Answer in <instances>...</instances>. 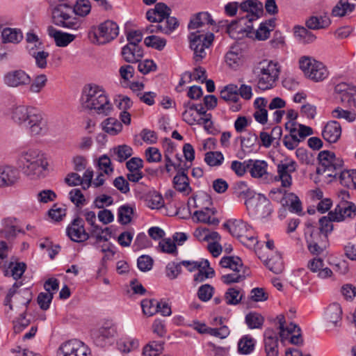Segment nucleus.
I'll use <instances>...</instances> for the list:
<instances>
[{
    "mask_svg": "<svg viewBox=\"0 0 356 356\" xmlns=\"http://www.w3.org/2000/svg\"><path fill=\"white\" fill-rule=\"evenodd\" d=\"M11 118L19 126L29 129L31 135H44L48 130L45 115L38 108L25 106H15L11 110Z\"/></svg>",
    "mask_w": 356,
    "mask_h": 356,
    "instance_id": "f257e3e1",
    "label": "nucleus"
},
{
    "mask_svg": "<svg viewBox=\"0 0 356 356\" xmlns=\"http://www.w3.org/2000/svg\"><path fill=\"white\" fill-rule=\"evenodd\" d=\"M239 8L246 13L245 16L232 21L227 27V33L234 39L241 38L240 34L243 35L245 33L246 36H250L253 29L252 22L263 13V5L257 0L244 1L240 3Z\"/></svg>",
    "mask_w": 356,
    "mask_h": 356,
    "instance_id": "f03ea898",
    "label": "nucleus"
},
{
    "mask_svg": "<svg viewBox=\"0 0 356 356\" xmlns=\"http://www.w3.org/2000/svg\"><path fill=\"white\" fill-rule=\"evenodd\" d=\"M81 103L83 108L95 110L97 113L108 115L113 107L104 89L95 84H88L82 90Z\"/></svg>",
    "mask_w": 356,
    "mask_h": 356,
    "instance_id": "7ed1b4c3",
    "label": "nucleus"
},
{
    "mask_svg": "<svg viewBox=\"0 0 356 356\" xmlns=\"http://www.w3.org/2000/svg\"><path fill=\"white\" fill-rule=\"evenodd\" d=\"M19 161L24 173L31 179L44 177L47 170L48 162L40 151L30 149L23 151Z\"/></svg>",
    "mask_w": 356,
    "mask_h": 356,
    "instance_id": "20e7f679",
    "label": "nucleus"
},
{
    "mask_svg": "<svg viewBox=\"0 0 356 356\" xmlns=\"http://www.w3.org/2000/svg\"><path fill=\"white\" fill-rule=\"evenodd\" d=\"M252 72L257 81V87L266 90L273 87L278 79L280 67L277 63L267 59L254 63Z\"/></svg>",
    "mask_w": 356,
    "mask_h": 356,
    "instance_id": "39448f33",
    "label": "nucleus"
},
{
    "mask_svg": "<svg viewBox=\"0 0 356 356\" xmlns=\"http://www.w3.org/2000/svg\"><path fill=\"white\" fill-rule=\"evenodd\" d=\"M220 265L222 268H229L233 271L221 277L222 282L227 285L238 283L250 274L249 269L243 266L242 260L238 257H223Z\"/></svg>",
    "mask_w": 356,
    "mask_h": 356,
    "instance_id": "423d86ee",
    "label": "nucleus"
},
{
    "mask_svg": "<svg viewBox=\"0 0 356 356\" xmlns=\"http://www.w3.org/2000/svg\"><path fill=\"white\" fill-rule=\"evenodd\" d=\"M213 39V33L211 31H205L204 29L190 33L188 35L190 47L193 51V58L195 62H200L206 57V51L212 44Z\"/></svg>",
    "mask_w": 356,
    "mask_h": 356,
    "instance_id": "0eeeda50",
    "label": "nucleus"
},
{
    "mask_svg": "<svg viewBox=\"0 0 356 356\" xmlns=\"http://www.w3.org/2000/svg\"><path fill=\"white\" fill-rule=\"evenodd\" d=\"M222 226L244 245L252 247L257 243L253 229L242 220L230 219L226 221Z\"/></svg>",
    "mask_w": 356,
    "mask_h": 356,
    "instance_id": "6e6552de",
    "label": "nucleus"
},
{
    "mask_svg": "<svg viewBox=\"0 0 356 356\" xmlns=\"http://www.w3.org/2000/svg\"><path fill=\"white\" fill-rule=\"evenodd\" d=\"M68 11L73 13V6L68 3H61L52 10L53 23L67 29L78 30L81 27L82 21L72 15Z\"/></svg>",
    "mask_w": 356,
    "mask_h": 356,
    "instance_id": "1a4fd4ad",
    "label": "nucleus"
},
{
    "mask_svg": "<svg viewBox=\"0 0 356 356\" xmlns=\"http://www.w3.org/2000/svg\"><path fill=\"white\" fill-rule=\"evenodd\" d=\"M318 159L319 165L316 168V173L325 175L329 177L335 178L343 165V161L341 158L337 157L334 152L328 150L320 152Z\"/></svg>",
    "mask_w": 356,
    "mask_h": 356,
    "instance_id": "9d476101",
    "label": "nucleus"
},
{
    "mask_svg": "<svg viewBox=\"0 0 356 356\" xmlns=\"http://www.w3.org/2000/svg\"><path fill=\"white\" fill-rule=\"evenodd\" d=\"M299 67L306 77L315 82L323 81L329 74L326 66L312 56L300 57Z\"/></svg>",
    "mask_w": 356,
    "mask_h": 356,
    "instance_id": "9b49d317",
    "label": "nucleus"
},
{
    "mask_svg": "<svg viewBox=\"0 0 356 356\" xmlns=\"http://www.w3.org/2000/svg\"><path fill=\"white\" fill-rule=\"evenodd\" d=\"M118 34V25L112 20H106L100 24L94 32L95 37L99 44L109 42L117 38Z\"/></svg>",
    "mask_w": 356,
    "mask_h": 356,
    "instance_id": "f8f14e48",
    "label": "nucleus"
},
{
    "mask_svg": "<svg viewBox=\"0 0 356 356\" xmlns=\"http://www.w3.org/2000/svg\"><path fill=\"white\" fill-rule=\"evenodd\" d=\"M339 198L341 200L333 211L334 213L330 215H334V220H344L347 217H350L351 214L356 211V207L348 200L350 198V194L346 191H341Z\"/></svg>",
    "mask_w": 356,
    "mask_h": 356,
    "instance_id": "ddd939ff",
    "label": "nucleus"
},
{
    "mask_svg": "<svg viewBox=\"0 0 356 356\" xmlns=\"http://www.w3.org/2000/svg\"><path fill=\"white\" fill-rule=\"evenodd\" d=\"M296 169L297 163L296 161L285 159L277 164V175L275 179L276 181H281L283 187H290L292 184L291 173L294 172Z\"/></svg>",
    "mask_w": 356,
    "mask_h": 356,
    "instance_id": "4468645a",
    "label": "nucleus"
},
{
    "mask_svg": "<svg viewBox=\"0 0 356 356\" xmlns=\"http://www.w3.org/2000/svg\"><path fill=\"white\" fill-rule=\"evenodd\" d=\"M58 356H92V354L82 342L74 340L63 343L58 349Z\"/></svg>",
    "mask_w": 356,
    "mask_h": 356,
    "instance_id": "2eb2a0df",
    "label": "nucleus"
},
{
    "mask_svg": "<svg viewBox=\"0 0 356 356\" xmlns=\"http://www.w3.org/2000/svg\"><path fill=\"white\" fill-rule=\"evenodd\" d=\"M67 236L74 242L82 243L90 238L86 232L84 221L80 217L75 218L66 228Z\"/></svg>",
    "mask_w": 356,
    "mask_h": 356,
    "instance_id": "dca6fc26",
    "label": "nucleus"
},
{
    "mask_svg": "<svg viewBox=\"0 0 356 356\" xmlns=\"http://www.w3.org/2000/svg\"><path fill=\"white\" fill-rule=\"evenodd\" d=\"M3 82L8 87L17 88L29 84L31 77L22 70H12L4 75Z\"/></svg>",
    "mask_w": 356,
    "mask_h": 356,
    "instance_id": "f3484780",
    "label": "nucleus"
},
{
    "mask_svg": "<svg viewBox=\"0 0 356 356\" xmlns=\"http://www.w3.org/2000/svg\"><path fill=\"white\" fill-rule=\"evenodd\" d=\"M334 91L340 97L341 102L346 103L349 106L356 108V87L351 86L346 83H340L334 88Z\"/></svg>",
    "mask_w": 356,
    "mask_h": 356,
    "instance_id": "a211bd4d",
    "label": "nucleus"
},
{
    "mask_svg": "<svg viewBox=\"0 0 356 356\" xmlns=\"http://www.w3.org/2000/svg\"><path fill=\"white\" fill-rule=\"evenodd\" d=\"M214 24L215 22L208 12H200L191 18L188 27L190 30L201 29L200 30L204 29L205 31H209L207 27Z\"/></svg>",
    "mask_w": 356,
    "mask_h": 356,
    "instance_id": "6ab92c4d",
    "label": "nucleus"
},
{
    "mask_svg": "<svg viewBox=\"0 0 356 356\" xmlns=\"http://www.w3.org/2000/svg\"><path fill=\"white\" fill-rule=\"evenodd\" d=\"M115 334L116 327L114 325H108L92 330L91 337L96 346L103 347L106 345V340L113 337Z\"/></svg>",
    "mask_w": 356,
    "mask_h": 356,
    "instance_id": "aec40b11",
    "label": "nucleus"
},
{
    "mask_svg": "<svg viewBox=\"0 0 356 356\" xmlns=\"http://www.w3.org/2000/svg\"><path fill=\"white\" fill-rule=\"evenodd\" d=\"M170 14L171 9L165 3L160 2L155 5L154 8L147 10L146 17L151 22H163Z\"/></svg>",
    "mask_w": 356,
    "mask_h": 356,
    "instance_id": "412c9836",
    "label": "nucleus"
},
{
    "mask_svg": "<svg viewBox=\"0 0 356 356\" xmlns=\"http://www.w3.org/2000/svg\"><path fill=\"white\" fill-rule=\"evenodd\" d=\"M323 138L330 143H337L341 136V126L335 120L327 122L322 131Z\"/></svg>",
    "mask_w": 356,
    "mask_h": 356,
    "instance_id": "4be33fe9",
    "label": "nucleus"
},
{
    "mask_svg": "<svg viewBox=\"0 0 356 356\" xmlns=\"http://www.w3.org/2000/svg\"><path fill=\"white\" fill-rule=\"evenodd\" d=\"M324 261L321 258H314L307 263V268L320 279H327L331 277L333 273L330 268L324 266Z\"/></svg>",
    "mask_w": 356,
    "mask_h": 356,
    "instance_id": "5701e85b",
    "label": "nucleus"
},
{
    "mask_svg": "<svg viewBox=\"0 0 356 356\" xmlns=\"http://www.w3.org/2000/svg\"><path fill=\"white\" fill-rule=\"evenodd\" d=\"M233 194L238 198L245 200V204L248 207V203L254 197L256 193L245 181H240L234 184Z\"/></svg>",
    "mask_w": 356,
    "mask_h": 356,
    "instance_id": "b1692460",
    "label": "nucleus"
},
{
    "mask_svg": "<svg viewBox=\"0 0 356 356\" xmlns=\"http://www.w3.org/2000/svg\"><path fill=\"white\" fill-rule=\"evenodd\" d=\"M254 215L259 218L269 216L273 212L271 203L264 195L259 194L257 202L253 209Z\"/></svg>",
    "mask_w": 356,
    "mask_h": 356,
    "instance_id": "393cba45",
    "label": "nucleus"
},
{
    "mask_svg": "<svg viewBox=\"0 0 356 356\" xmlns=\"http://www.w3.org/2000/svg\"><path fill=\"white\" fill-rule=\"evenodd\" d=\"M47 32L49 35L54 39L58 47H66L75 39L74 35L58 31L52 26L47 28Z\"/></svg>",
    "mask_w": 356,
    "mask_h": 356,
    "instance_id": "a878e982",
    "label": "nucleus"
},
{
    "mask_svg": "<svg viewBox=\"0 0 356 356\" xmlns=\"http://www.w3.org/2000/svg\"><path fill=\"white\" fill-rule=\"evenodd\" d=\"M19 173L16 169L10 166L0 167V186H10L15 184Z\"/></svg>",
    "mask_w": 356,
    "mask_h": 356,
    "instance_id": "bb28decb",
    "label": "nucleus"
},
{
    "mask_svg": "<svg viewBox=\"0 0 356 356\" xmlns=\"http://www.w3.org/2000/svg\"><path fill=\"white\" fill-rule=\"evenodd\" d=\"M122 55L127 63H137L143 56V51L139 46L126 44L122 49Z\"/></svg>",
    "mask_w": 356,
    "mask_h": 356,
    "instance_id": "cd10ccee",
    "label": "nucleus"
},
{
    "mask_svg": "<svg viewBox=\"0 0 356 356\" xmlns=\"http://www.w3.org/2000/svg\"><path fill=\"white\" fill-rule=\"evenodd\" d=\"M246 167L250 168V172L252 177L255 178H261L265 176L267 178L268 163L261 160H249Z\"/></svg>",
    "mask_w": 356,
    "mask_h": 356,
    "instance_id": "c85d7f7f",
    "label": "nucleus"
},
{
    "mask_svg": "<svg viewBox=\"0 0 356 356\" xmlns=\"http://www.w3.org/2000/svg\"><path fill=\"white\" fill-rule=\"evenodd\" d=\"M283 207H289L291 212L300 214L302 211V204L299 197L293 193H285L284 196L280 200Z\"/></svg>",
    "mask_w": 356,
    "mask_h": 356,
    "instance_id": "c756f323",
    "label": "nucleus"
},
{
    "mask_svg": "<svg viewBox=\"0 0 356 356\" xmlns=\"http://www.w3.org/2000/svg\"><path fill=\"white\" fill-rule=\"evenodd\" d=\"M215 211L213 209L206 208L204 210L195 211L193 218H195L197 222L217 225L219 223V220L213 217Z\"/></svg>",
    "mask_w": 356,
    "mask_h": 356,
    "instance_id": "7c9ffc66",
    "label": "nucleus"
},
{
    "mask_svg": "<svg viewBox=\"0 0 356 356\" xmlns=\"http://www.w3.org/2000/svg\"><path fill=\"white\" fill-rule=\"evenodd\" d=\"M173 184L175 188L181 193L188 195L191 192V188L189 185V179L187 174L184 171L178 172L173 178Z\"/></svg>",
    "mask_w": 356,
    "mask_h": 356,
    "instance_id": "2f4dec72",
    "label": "nucleus"
},
{
    "mask_svg": "<svg viewBox=\"0 0 356 356\" xmlns=\"http://www.w3.org/2000/svg\"><path fill=\"white\" fill-rule=\"evenodd\" d=\"M2 42L3 43H19L23 39V34L20 29L15 28H5L1 31Z\"/></svg>",
    "mask_w": 356,
    "mask_h": 356,
    "instance_id": "473e14b6",
    "label": "nucleus"
},
{
    "mask_svg": "<svg viewBox=\"0 0 356 356\" xmlns=\"http://www.w3.org/2000/svg\"><path fill=\"white\" fill-rule=\"evenodd\" d=\"M256 341L250 335L243 336L238 342V352L241 355L252 353L255 347Z\"/></svg>",
    "mask_w": 356,
    "mask_h": 356,
    "instance_id": "72a5a7b5",
    "label": "nucleus"
},
{
    "mask_svg": "<svg viewBox=\"0 0 356 356\" xmlns=\"http://www.w3.org/2000/svg\"><path fill=\"white\" fill-rule=\"evenodd\" d=\"M355 8L354 3H350L348 0H339V1L334 6L332 10L333 17H343L346 15L352 13Z\"/></svg>",
    "mask_w": 356,
    "mask_h": 356,
    "instance_id": "f704fd0d",
    "label": "nucleus"
},
{
    "mask_svg": "<svg viewBox=\"0 0 356 356\" xmlns=\"http://www.w3.org/2000/svg\"><path fill=\"white\" fill-rule=\"evenodd\" d=\"M331 24V20L328 16L321 17L312 16L306 21V26L309 29L318 30L325 29Z\"/></svg>",
    "mask_w": 356,
    "mask_h": 356,
    "instance_id": "c9c22d12",
    "label": "nucleus"
},
{
    "mask_svg": "<svg viewBox=\"0 0 356 356\" xmlns=\"http://www.w3.org/2000/svg\"><path fill=\"white\" fill-rule=\"evenodd\" d=\"M342 309L339 304L332 303L329 305L326 310L325 316L327 320L333 323L334 325H337L338 323L341 319Z\"/></svg>",
    "mask_w": 356,
    "mask_h": 356,
    "instance_id": "e433bc0d",
    "label": "nucleus"
},
{
    "mask_svg": "<svg viewBox=\"0 0 356 356\" xmlns=\"http://www.w3.org/2000/svg\"><path fill=\"white\" fill-rule=\"evenodd\" d=\"M331 213H334L333 211L329 212L327 216H323L319 219V227H315V229H319L321 232L323 233L326 236H328V234L332 232L333 230V224L332 222H340L343 220H334V215H330Z\"/></svg>",
    "mask_w": 356,
    "mask_h": 356,
    "instance_id": "4c0bfd02",
    "label": "nucleus"
},
{
    "mask_svg": "<svg viewBox=\"0 0 356 356\" xmlns=\"http://www.w3.org/2000/svg\"><path fill=\"white\" fill-rule=\"evenodd\" d=\"M294 35L296 39L302 44H309L315 41L316 35L303 26H296Z\"/></svg>",
    "mask_w": 356,
    "mask_h": 356,
    "instance_id": "58836bf2",
    "label": "nucleus"
},
{
    "mask_svg": "<svg viewBox=\"0 0 356 356\" xmlns=\"http://www.w3.org/2000/svg\"><path fill=\"white\" fill-rule=\"evenodd\" d=\"M102 128L105 132L115 136L122 129V123L115 118H108L102 122Z\"/></svg>",
    "mask_w": 356,
    "mask_h": 356,
    "instance_id": "ea45409f",
    "label": "nucleus"
},
{
    "mask_svg": "<svg viewBox=\"0 0 356 356\" xmlns=\"http://www.w3.org/2000/svg\"><path fill=\"white\" fill-rule=\"evenodd\" d=\"M220 97L226 102H238L239 100L238 86L234 84L226 86L220 91Z\"/></svg>",
    "mask_w": 356,
    "mask_h": 356,
    "instance_id": "a19ab883",
    "label": "nucleus"
},
{
    "mask_svg": "<svg viewBox=\"0 0 356 356\" xmlns=\"http://www.w3.org/2000/svg\"><path fill=\"white\" fill-rule=\"evenodd\" d=\"M243 297V291L236 288H229L225 293L224 298L227 305H236Z\"/></svg>",
    "mask_w": 356,
    "mask_h": 356,
    "instance_id": "79ce46f5",
    "label": "nucleus"
},
{
    "mask_svg": "<svg viewBox=\"0 0 356 356\" xmlns=\"http://www.w3.org/2000/svg\"><path fill=\"white\" fill-rule=\"evenodd\" d=\"M245 321L250 329H261L264 323V318L257 312H250L246 314Z\"/></svg>",
    "mask_w": 356,
    "mask_h": 356,
    "instance_id": "37998d69",
    "label": "nucleus"
},
{
    "mask_svg": "<svg viewBox=\"0 0 356 356\" xmlns=\"http://www.w3.org/2000/svg\"><path fill=\"white\" fill-rule=\"evenodd\" d=\"M265 265L270 271L275 274L281 273L284 270L283 261L280 254H276L275 256L266 260Z\"/></svg>",
    "mask_w": 356,
    "mask_h": 356,
    "instance_id": "c03bdc74",
    "label": "nucleus"
},
{
    "mask_svg": "<svg viewBox=\"0 0 356 356\" xmlns=\"http://www.w3.org/2000/svg\"><path fill=\"white\" fill-rule=\"evenodd\" d=\"M161 303L154 299H145L141 302V307L144 314L152 316L159 312Z\"/></svg>",
    "mask_w": 356,
    "mask_h": 356,
    "instance_id": "a18cd8bd",
    "label": "nucleus"
},
{
    "mask_svg": "<svg viewBox=\"0 0 356 356\" xmlns=\"http://www.w3.org/2000/svg\"><path fill=\"white\" fill-rule=\"evenodd\" d=\"M91 10V3L89 0H76L73 6V13L79 17L87 16Z\"/></svg>",
    "mask_w": 356,
    "mask_h": 356,
    "instance_id": "49530a36",
    "label": "nucleus"
},
{
    "mask_svg": "<svg viewBox=\"0 0 356 356\" xmlns=\"http://www.w3.org/2000/svg\"><path fill=\"white\" fill-rule=\"evenodd\" d=\"M47 81V76L44 74L35 76L30 84L29 91L32 93H40L46 86Z\"/></svg>",
    "mask_w": 356,
    "mask_h": 356,
    "instance_id": "de8ad7c7",
    "label": "nucleus"
},
{
    "mask_svg": "<svg viewBox=\"0 0 356 356\" xmlns=\"http://www.w3.org/2000/svg\"><path fill=\"white\" fill-rule=\"evenodd\" d=\"M113 152L116 156L115 159L119 162L124 161L133 154L132 148L127 145H118L113 149Z\"/></svg>",
    "mask_w": 356,
    "mask_h": 356,
    "instance_id": "09e8293b",
    "label": "nucleus"
},
{
    "mask_svg": "<svg viewBox=\"0 0 356 356\" xmlns=\"http://www.w3.org/2000/svg\"><path fill=\"white\" fill-rule=\"evenodd\" d=\"M17 220L15 218H6L4 220V228L1 231V234L7 239L13 238L16 236L17 228L15 225Z\"/></svg>",
    "mask_w": 356,
    "mask_h": 356,
    "instance_id": "8fccbe9b",
    "label": "nucleus"
},
{
    "mask_svg": "<svg viewBox=\"0 0 356 356\" xmlns=\"http://www.w3.org/2000/svg\"><path fill=\"white\" fill-rule=\"evenodd\" d=\"M30 55L35 58L36 66L40 69H45L47 66L49 53L43 50L35 51L33 48L30 49Z\"/></svg>",
    "mask_w": 356,
    "mask_h": 356,
    "instance_id": "3c124183",
    "label": "nucleus"
},
{
    "mask_svg": "<svg viewBox=\"0 0 356 356\" xmlns=\"http://www.w3.org/2000/svg\"><path fill=\"white\" fill-rule=\"evenodd\" d=\"M144 43L148 47H152L156 50L161 51L166 45V40L152 35L146 37L144 40Z\"/></svg>",
    "mask_w": 356,
    "mask_h": 356,
    "instance_id": "603ef678",
    "label": "nucleus"
},
{
    "mask_svg": "<svg viewBox=\"0 0 356 356\" xmlns=\"http://www.w3.org/2000/svg\"><path fill=\"white\" fill-rule=\"evenodd\" d=\"M334 118L344 119L348 122H353L356 120V113L354 111L344 110L341 107H337L332 112Z\"/></svg>",
    "mask_w": 356,
    "mask_h": 356,
    "instance_id": "864d4df0",
    "label": "nucleus"
},
{
    "mask_svg": "<svg viewBox=\"0 0 356 356\" xmlns=\"http://www.w3.org/2000/svg\"><path fill=\"white\" fill-rule=\"evenodd\" d=\"M223 161L224 156L220 152H209L205 154L204 161L209 166H219Z\"/></svg>",
    "mask_w": 356,
    "mask_h": 356,
    "instance_id": "5fc2aeb1",
    "label": "nucleus"
},
{
    "mask_svg": "<svg viewBox=\"0 0 356 356\" xmlns=\"http://www.w3.org/2000/svg\"><path fill=\"white\" fill-rule=\"evenodd\" d=\"M134 209L129 205L121 206L118 209V221L122 225H127L131 221Z\"/></svg>",
    "mask_w": 356,
    "mask_h": 356,
    "instance_id": "6e6d98bb",
    "label": "nucleus"
},
{
    "mask_svg": "<svg viewBox=\"0 0 356 356\" xmlns=\"http://www.w3.org/2000/svg\"><path fill=\"white\" fill-rule=\"evenodd\" d=\"M163 343L158 341H152L143 348L144 356H158L163 350Z\"/></svg>",
    "mask_w": 356,
    "mask_h": 356,
    "instance_id": "4d7b16f0",
    "label": "nucleus"
},
{
    "mask_svg": "<svg viewBox=\"0 0 356 356\" xmlns=\"http://www.w3.org/2000/svg\"><path fill=\"white\" fill-rule=\"evenodd\" d=\"M264 337L265 348L278 346V337L276 332L273 329L267 328L264 333Z\"/></svg>",
    "mask_w": 356,
    "mask_h": 356,
    "instance_id": "13d9d810",
    "label": "nucleus"
},
{
    "mask_svg": "<svg viewBox=\"0 0 356 356\" xmlns=\"http://www.w3.org/2000/svg\"><path fill=\"white\" fill-rule=\"evenodd\" d=\"M102 227L100 226H94V227H90L89 230V235L91 238H95V242L92 243L94 246L97 247V244L101 241H108V237L106 235H103V232H102Z\"/></svg>",
    "mask_w": 356,
    "mask_h": 356,
    "instance_id": "bf43d9fd",
    "label": "nucleus"
},
{
    "mask_svg": "<svg viewBox=\"0 0 356 356\" xmlns=\"http://www.w3.org/2000/svg\"><path fill=\"white\" fill-rule=\"evenodd\" d=\"M213 292L214 288L209 284H205L198 289L197 296L202 301L207 302L211 298Z\"/></svg>",
    "mask_w": 356,
    "mask_h": 356,
    "instance_id": "052dcab7",
    "label": "nucleus"
},
{
    "mask_svg": "<svg viewBox=\"0 0 356 356\" xmlns=\"http://www.w3.org/2000/svg\"><path fill=\"white\" fill-rule=\"evenodd\" d=\"M241 54L237 49L232 47V49L226 54V63L231 67L238 65L241 61Z\"/></svg>",
    "mask_w": 356,
    "mask_h": 356,
    "instance_id": "680f3d73",
    "label": "nucleus"
},
{
    "mask_svg": "<svg viewBox=\"0 0 356 356\" xmlns=\"http://www.w3.org/2000/svg\"><path fill=\"white\" fill-rule=\"evenodd\" d=\"M307 241H312L314 243H324L328 245V236L321 232L319 229L312 227L309 236L307 238Z\"/></svg>",
    "mask_w": 356,
    "mask_h": 356,
    "instance_id": "e2e57ef3",
    "label": "nucleus"
},
{
    "mask_svg": "<svg viewBox=\"0 0 356 356\" xmlns=\"http://www.w3.org/2000/svg\"><path fill=\"white\" fill-rule=\"evenodd\" d=\"M53 299V293L51 292H41L38 294L37 302L42 310H47L49 308L50 303Z\"/></svg>",
    "mask_w": 356,
    "mask_h": 356,
    "instance_id": "0e129e2a",
    "label": "nucleus"
},
{
    "mask_svg": "<svg viewBox=\"0 0 356 356\" xmlns=\"http://www.w3.org/2000/svg\"><path fill=\"white\" fill-rule=\"evenodd\" d=\"M57 197L55 192L50 189L42 190L37 194V200L40 203H48L54 201Z\"/></svg>",
    "mask_w": 356,
    "mask_h": 356,
    "instance_id": "69168bd1",
    "label": "nucleus"
},
{
    "mask_svg": "<svg viewBox=\"0 0 356 356\" xmlns=\"http://www.w3.org/2000/svg\"><path fill=\"white\" fill-rule=\"evenodd\" d=\"M165 21L163 20V29L164 33L169 35L178 27L179 21L176 17L170 15L165 17Z\"/></svg>",
    "mask_w": 356,
    "mask_h": 356,
    "instance_id": "338daca9",
    "label": "nucleus"
},
{
    "mask_svg": "<svg viewBox=\"0 0 356 356\" xmlns=\"http://www.w3.org/2000/svg\"><path fill=\"white\" fill-rule=\"evenodd\" d=\"M137 266L141 271H148L152 268L153 259L148 255H142L138 258Z\"/></svg>",
    "mask_w": 356,
    "mask_h": 356,
    "instance_id": "774afa93",
    "label": "nucleus"
}]
</instances>
